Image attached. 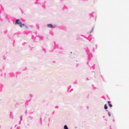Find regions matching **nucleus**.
<instances>
[{
    "instance_id": "f257e3e1",
    "label": "nucleus",
    "mask_w": 129,
    "mask_h": 129,
    "mask_svg": "<svg viewBox=\"0 0 129 129\" xmlns=\"http://www.w3.org/2000/svg\"><path fill=\"white\" fill-rule=\"evenodd\" d=\"M15 25H19L20 28L25 27V29H29V26L27 25L26 23H22V21L20 19H17L16 20Z\"/></svg>"
},
{
    "instance_id": "f03ea898",
    "label": "nucleus",
    "mask_w": 129,
    "mask_h": 129,
    "mask_svg": "<svg viewBox=\"0 0 129 129\" xmlns=\"http://www.w3.org/2000/svg\"><path fill=\"white\" fill-rule=\"evenodd\" d=\"M46 26L50 29H53V28H54V25L52 24H47Z\"/></svg>"
},
{
    "instance_id": "7ed1b4c3",
    "label": "nucleus",
    "mask_w": 129,
    "mask_h": 129,
    "mask_svg": "<svg viewBox=\"0 0 129 129\" xmlns=\"http://www.w3.org/2000/svg\"><path fill=\"white\" fill-rule=\"evenodd\" d=\"M63 129H69V128L68 127V126H67V125H64L63 126Z\"/></svg>"
},
{
    "instance_id": "20e7f679",
    "label": "nucleus",
    "mask_w": 129,
    "mask_h": 129,
    "mask_svg": "<svg viewBox=\"0 0 129 129\" xmlns=\"http://www.w3.org/2000/svg\"><path fill=\"white\" fill-rule=\"evenodd\" d=\"M108 107H107V104H105L104 105V109H107Z\"/></svg>"
},
{
    "instance_id": "39448f33",
    "label": "nucleus",
    "mask_w": 129,
    "mask_h": 129,
    "mask_svg": "<svg viewBox=\"0 0 129 129\" xmlns=\"http://www.w3.org/2000/svg\"><path fill=\"white\" fill-rule=\"evenodd\" d=\"M108 113L109 116H111V114L110 113V112H108Z\"/></svg>"
},
{
    "instance_id": "423d86ee",
    "label": "nucleus",
    "mask_w": 129,
    "mask_h": 129,
    "mask_svg": "<svg viewBox=\"0 0 129 129\" xmlns=\"http://www.w3.org/2000/svg\"><path fill=\"white\" fill-rule=\"evenodd\" d=\"M109 105L110 107H112V105L111 103H109Z\"/></svg>"
},
{
    "instance_id": "0eeeda50",
    "label": "nucleus",
    "mask_w": 129,
    "mask_h": 129,
    "mask_svg": "<svg viewBox=\"0 0 129 129\" xmlns=\"http://www.w3.org/2000/svg\"><path fill=\"white\" fill-rule=\"evenodd\" d=\"M93 32V29L91 31V33Z\"/></svg>"
},
{
    "instance_id": "6e6552de",
    "label": "nucleus",
    "mask_w": 129,
    "mask_h": 129,
    "mask_svg": "<svg viewBox=\"0 0 129 129\" xmlns=\"http://www.w3.org/2000/svg\"><path fill=\"white\" fill-rule=\"evenodd\" d=\"M108 103L109 104V103H110V101H108Z\"/></svg>"
}]
</instances>
